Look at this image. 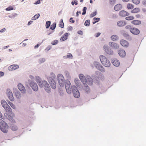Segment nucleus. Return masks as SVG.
Returning a JSON list of instances; mask_svg holds the SVG:
<instances>
[{
	"instance_id": "obj_31",
	"label": "nucleus",
	"mask_w": 146,
	"mask_h": 146,
	"mask_svg": "<svg viewBox=\"0 0 146 146\" xmlns=\"http://www.w3.org/2000/svg\"><path fill=\"white\" fill-rule=\"evenodd\" d=\"M75 83L77 86H79L81 83L78 78H76L74 81Z\"/></svg>"
},
{
	"instance_id": "obj_4",
	"label": "nucleus",
	"mask_w": 146,
	"mask_h": 146,
	"mask_svg": "<svg viewBox=\"0 0 146 146\" xmlns=\"http://www.w3.org/2000/svg\"><path fill=\"white\" fill-rule=\"evenodd\" d=\"M64 84L67 93L69 94H70L72 92V87L70 81L68 80H66Z\"/></svg>"
},
{
	"instance_id": "obj_53",
	"label": "nucleus",
	"mask_w": 146,
	"mask_h": 146,
	"mask_svg": "<svg viewBox=\"0 0 146 146\" xmlns=\"http://www.w3.org/2000/svg\"><path fill=\"white\" fill-rule=\"evenodd\" d=\"M10 106L13 109H15L16 108V107L12 103L11 104Z\"/></svg>"
},
{
	"instance_id": "obj_2",
	"label": "nucleus",
	"mask_w": 146,
	"mask_h": 146,
	"mask_svg": "<svg viewBox=\"0 0 146 146\" xmlns=\"http://www.w3.org/2000/svg\"><path fill=\"white\" fill-rule=\"evenodd\" d=\"M25 85L28 86L29 85L35 91H37L38 89V88L37 84L33 81L29 79L27 81L25 82Z\"/></svg>"
},
{
	"instance_id": "obj_51",
	"label": "nucleus",
	"mask_w": 146,
	"mask_h": 146,
	"mask_svg": "<svg viewBox=\"0 0 146 146\" xmlns=\"http://www.w3.org/2000/svg\"><path fill=\"white\" fill-rule=\"evenodd\" d=\"M13 7H9L7 8H6V10L8 11L13 10Z\"/></svg>"
},
{
	"instance_id": "obj_22",
	"label": "nucleus",
	"mask_w": 146,
	"mask_h": 146,
	"mask_svg": "<svg viewBox=\"0 0 146 146\" xmlns=\"http://www.w3.org/2000/svg\"><path fill=\"white\" fill-rule=\"evenodd\" d=\"M93 64L96 68L98 70L100 69V67L102 66L99 62L96 61H94Z\"/></svg>"
},
{
	"instance_id": "obj_35",
	"label": "nucleus",
	"mask_w": 146,
	"mask_h": 146,
	"mask_svg": "<svg viewBox=\"0 0 146 146\" xmlns=\"http://www.w3.org/2000/svg\"><path fill=\"white\" fill-rule=\"evenodd\" d=\"M46 61V59L44 58H40L39 59L38 62L40 64L43 63Z\"/></svg>"
},
{
	"instance_id": "obj_32",
	"label": "nucleus",
	"mask_w": 146,
	"mask_h": 146,
	"mask_svg": "<svg viewBox=\"0 0 146 146\" xmlns=\"http://www.w3.org/2000/svg\"><path fill=\"white\" fill-rule=\"evenodd\" d=\"M11 129L14 131H16L18 129L17 126L15 125H12L11 126Z\"/></svg>"
},
{
	"instance_id": "obj_45",
	"label": "nucleus",
	"mask_w": 146,
	"mask_h": 146,
	"mask_svg": "<svg viewBox=\"0 0 146 146\" xmlns=\"http://www.w3.org/2000/svg\"><path fill=\"white\" fill-rule=\"evenodd\" d=\"M59 26L60 27L62 28H63L64 27V25L62 19H61V21L60 22V24H59Z\"/></svg>"
},
{
	"instance_id": "obj_7",
	"label": "nucleus",
	"mask_w": 146,
	"mask_h": 146,
	"mask_svg": "<svg viewBox=\"0 0 146 146\" xmlns=\"http://www.w3.org/2000/svg\"><path fill=\"white\" fill-rule=\"evenodd\" d=\"M72 92L74 96V97L76 98H78L80 97V92L75 86H72Z\"/></svg>"
},
{
	"instance_id": "obj_56",
	"label": "nucleus",
	"mask_w": 146,
	"mask_h": 146,
	"mask_svg": "<svg viewBox=\"0 0 146 146\" xmlns=\"http://www.w3.org/2000/svg\"><path fill=\"white\" fill-rule=\"evenodd\" d=\"M125 28L126 29H129L130 30V29H131L132 28H131V26L130 25H128L126 26Z\"/></svg>"
},
{
	"instance_id": "obj_52",
	"label": "nucleus",
	"mask_w": 146,
	"mask_h": 146,
	"mask_svg": "<svg viewBox=\"0 0 146 146\" xmlns=\"http://www.w3.org/2000/svg\"><path fill=\"white\" fill-rule=\"evenodd\" d=\"M4 115L5 117L7 119H9V116L7 113H5Z\"/></svg>"
},
{
	"instance_id": "obj_19",
	"label": "nucleus",
	"mask_w": 146,
	"mask_h": 146,
	"mask_svg": "<svg viewBox=\"0 0 146 146\" xmlns=\"http://www.w3.org/2000/svg\"><path fill=\"white\" fill-rule=\"evenodd\" d=\"M119 15L121 17H125L128 16L129 15V14L124 11H120L119 13Z\"/></svg>"
},
{
	"instance_id": "obj_50",
	"label": "nucleus",
	"mask_w": 146,
	"mask_h": 146,
	"mask_svg": "<svg viewBox=\"0 0 146 146\" xmlns=\"http://www.w3.org/2000/svg\"><path fill=\"white\" fill-rule=\"evenodd\" d=\"M58 42V41L57 40H55L53 41H52L51 43L53 45L56 44Z\"/></svg>"
},
{
	"instance_id": "obj_3",
	"label": "nucleus",
	"mask_w": 146,
	"mask_h": 146,
	"mask_svg": "<svg viewBox=\"0 0 146 146\" xmlns=\"http://www.w3.org/2000/svg\"><path fill=\"white\" fill-rule=\"evenodd\" d=\"M100 60L102 64L105 66L108 67L110 66V63L109 60L104 56L101 55L100 56Z\"/></svg>"
},
{
	"instance_id": "obj_21",
	"label": "nucleus",
	"mask_w": 146,
	"mask_h": 146,
	"mask_svg": "<svg viewBox=\"0 0 146 146\" xmlns=\"http://www.w3.org/2000/svg\"><path fill=\"white\" fill-rule=\"evenodd\" d=\"M120 44L122 46L125 47H127L128 45L127 42L124 40H120Z\"/></svg>"
},
{
	"instance_id": "obj_18",
	"label": "nucleus",
	"mask_w": 146,
	"mask_h": 146,
	"mask_svg": "<svg viewBox=\"0 0 146 146\" xmlns=\"http://www.w3.org/2000/svg\"><path fill=\"white\" fill-rule=\"evenodd\" d=\"M118 53L120 56L121 57H124L125 56V52L123 49H120L118 50Z\"/></svg>"
},
{
	"instance_id": "obj_40",
	"label": "nucleus",
	"mask_w": 146,
	"mask_h": 146,
	"mask_svg": "<svg viewBox=\"0 0 146 146\" xmlns=\"http://www.w3.org/2000/svg\"><path fill=\"white\" fill-rule=\"evenodd\" d=\"M50 24H51L50 21H48L46 22V25H45V26L46 27V28L47 29L50 26Z\"/></svg>"
},
{
	"instance_id": "obj_15",
	"label": "nucleus",
	"mask_w": 146,
	"mask_h": 146,
	"mask_svg": "<svg viewBox=\"0 0 146 146\" xmlns=\"http://www.w3.org/2000/svg\"><path fill=\"white\" fill-rule=\"evenodd\" d=\"M130 31L133 34L137 35L139 33V30L135 28H132L130 29Z\"/></svg>"
},
{
	"instance_id": "obj_47",
	"label": "nucleus",
	"mask_w": 146,
	"mask_h": 146,
	"mask_svg": "<svg viewBox=\"0 0 146 146\" xmlns=\"http://www.w3.org/2000/svg\"><path fill=\"white\" fill-rule=\"evenodd\" d=\"M36 81L37 83L40 82L41 81V80L40 78L38 76H36Z\"/></svg>"
},
{
	"instance_id": "obj_25",
	"label": "nucleus",
	"mask_w": 146,
	"mask_h": 146,
	"mask_svg": "<svg viewBox=\"0 0 146 146\" xmlns=\"http://www.w3.org/2000/svg\"><path fill=\"white\" fill-rule=\"evenodd\" d=\"M117 25L119 27H123L126 25V23L124 21H120L117 23Z\"/></svg>"
},
{
	"instance_id": "obj_30",
	"label": "nucleus",
	"mask_w": 146,
	"mask_h": 146,
	"mask_svg": "<svg viewBox=\"0 0 146 146\" xmlns=\"http://www.w3.org/2000/svg\"><path fill=\"white\" fill-rule=\"evenodd\" d=\"M111 39L113 41H115L119 39V37L117 35H113L111 37Z\"/></svg>"
},
{
	"instance_id": "obj_12",
	"label": "nucleus",
	"mask_w": 146,
	"mask_h": 146,
	"mask_svg": "<svg viewBox=\"0 0 146 146\" xmlns=\"http://www.w3.org/2000/svg\"><path fill=\"white\" fill-rule=\"evenodd\" d=\"M17 87L18 89L21 93L23 94L26 93V90L25 86L22 84H19L17 85Z\"/></svg>"
},
{
	"instance_id": "obj_9",
	"label": "nucleus",
	"mask_w": 146,
	"mask_h": 146,
	"mask_svg": "<svg viewBox=\"0 0 146 146\" xmlns=\"http://www.w3.org/2000/svg\"><path fill=\"white\" fill-rule=\"evenodd\" d=\"M6 94L9 99L11 101H13L15 99L13 96V93L10 89H7L6 91Z\"/></svg>"
},
{
	"instance_id": "obj_14",
	"label": "nucleus",
	"mask_w": 146,
	"mask_h": 146,
	"mask_svg": "<svg viewBox=\"0 0 146 146\" xmlns=\"http://www.w3.org/2000/svg\"><path fill=\"white\" fill-rule=\"evenodd\" d=\"M109 44L112 48L115 49H117L119 47V45L117 43L114 42H110L109 43Z\"/></svg>"
},
{
	"instance_id": "obj_11",
	"label": "nucleus",
	"mask_w": 146,
	"mask_h": 146,
	"mask_svg": "<svg viewBox=\"0 0 146 146\" xmlns=\"http://www.w3.org/2000/svg\"><path fill=\"white\" fill-rule=\"evenodd\" d=\"M8 126L6 123L0 125V129L4 133H6L8 131Z\"/></svg>"
},
{
	"instance_id": "obj_1",
	"label": "nucleus",
	"mask_w": 146,
	"mask_h": 146,
	"mask_svg": "<svg viewBox=\"0 0 146 146\" xmlns=\"http://www.w3.org/2000/svg\"><path fill=\"white\" fill-rule=\"evenodd\" d=\"M79 77L84 85L88 84L89 86L93 85V80L90 76L87 75L84 76L83 74H80L79 75Z\"/></svg>"
},
{
	"instance_id": "obj_59",
	"label": "nucleus",
	"mask_w": 146,
	"mask_h": 146,
	"mask_svg": "<svg viewBox=\"0 0 146 146\" xmlns=\"http://www.w3.org/2000/svg\"><path fill=\"white\" fill-rule=\"evenodd\" d=\"M6 31V29L5 28H4L2 29H1L0 30V32L1 33H3L5 31Z\"/></svg>"
},
{
	"instance_id": "obj_64",
	"label": "nucleus",
	"mask_w": 146,
	"mask_h": 146,
	"mask_svg": "<svg viewBox=\"0 0 146 146\" xmlns=\"http://www.w3.org/2000/svg\"><path fill=\"white\" fill-rule=\"evenodd\" d=\"M124 36H125L126 37L128 38L129 37V35H128V34H127V33H125L124 34Z\"/></svg>"
},
{
	"instance_id": "obj_8",
	"label": "nucleus",
	"mask_w": 146,
	"mask_h": 146,
	"mask_svg": "<svg viewBox=\"0 0 146 146\" xmlns=\"http://www.w3.org/2000/svg\"><path fill=\"white\" fill-rule=\"evenodd\" d=\"M13 92L15 96L17 99H20L21 98L22 96L21 92L17 88H13Z\"/></svg>"
},
{
	"instance_id": "obj_60",
	"label": "nucleus",
	"mask_w": 146,
	"mask_h": 146,
	"mask_svg": "<svg viewBox=\"0 0 146 146\" xmlns=\"http://www.w3.org/2000/svg\"><path fill=\"white\" fill-rule=\"evenodd\" d=\"M29 78L31 79V80L32 81H33V80L34 79V77L32 75H30L29 76Z\"/></svg>"
},
{
	"instance_id": "obj_17",
	"label": "nucleus",
	"mask_w": 146,
	"mask_h": 146,
	"mask_svg": "<svg viewBox=\"0 0 146 146\" xmlns=\"http://www.w3.org/2000/svg\"><path fill=\"white\" fill-rule=\"evenodd\" d=\"M111 62L112 64L115 66H118L120 64L119 61L117 59H113L112 60Z\"/></svg>"
},
{
	"instance_id": "obj_41",
	"label": "nucleus",
	"mask_w": 146,
	"mask_h": 146,
	"mask_svg": "<svg viewBox=\"0 0 146 146\" xmlns=\"http://www.w3.org/2000/svg\"><path fill=\"white\" fill-rule=\"evenodd\" d=\"M104 50L106 52L109 49L108 46L107 45H105L104 46Z\"/></svg>"
},
{
	"instance_id": "obj_6",
	"label": "nucleus",
	"mask_w": 146,
	"mask_h": 146,
	"mask_svg": "<svg viewBox=\"0 0 146 146\" xmlns=\"http://www.w3.org/2000/svg\"><path fill=\"white\" fill-rule=\"evenodd\" d=\"M1 103L2 106L7 112H10L11 111V109L5 100H2Z\"/></svg>"
},
{
	"instance_id": "obj_57",
	"label": "nucleus",
	"mask_w": 146,
	"mask_h": 146,
	"mask_svg": "<svg viewBox=\"0 0 146 146\" xmlns=\"http://www.w3.org/2000/svg\"><path fill=\"white\" fill-rule=\"evenodd\" d=\"M0 123H1L0 125H2V124H4L5 123L1 119H0Z\"/></svg>"
},
{
	"instance_id": "obj_49",
	"label": "nucleus",
	"mask_w": 146,
	"mask_h": 146,
	"mask_svg": "<svg viewBox=\"0 0 146 146\" xmlns=\"http://www.w3.org/2000/svg\"><path fill=\"white\" fill-rule=\"evenodd\" d=\"M96 11L92 13L90 15V17H92L96 16Z\"/></svg>"
},
{
	"instance_id": "obj_10",
	"label": "nucleus",
	"mask_w": 146,
	"mask_h": 146,
	"mask_svg": "<svg viewBox=\"0 0 146 146\" xmlns=\"http://www.w3.org/2000/svg\"><path fill=\"white\" fill-rule=\"evenodd\" d=\"M47 78L49 83H50L55 81V79H56V76L54 73L51 72L50 76Z\"/></svg>"
},
{
	"instance_id": "obj_24",
	"label": "nucleus",
	"mask_w": 146,
	"mask_h": 146,
	"mask_svg": "<svg viewBox=\"0 0 146 146\" xmlns=\"http://www.w3.org/2000/svg\"><path fill=\"white\" fill-rule=\"evenodd\" d=\"M122 8V6L120 4H117L114 7V9L116 11H119Z\"/></svg>"
},
{
	"instance_id": "obj_54",
	"label": "nucleus",
	"mask_w": 146,
	"mask_h": 146,
	"mask_svg": "<svg viewBox=\"0 0 146 146\" xmlns=\"http://www.w3.org/2000/svg\"><path fill=\"white\" fill-rule=\"evenodd\" d=\"M52 47L51 46H48L45 49V50H47V51H48Z\"/></svg>"
},
{
	"instance_id": "obj_37",
	"label": "nucleus",
	"mask_w": 146,
	"mask_h": 146,
	"mask_svg": "<svg viewBox=\"0 0 146 146\" xmlns=\"http://www.w3.org/2000/svg\"><path fill=\"white\" fill-rule=\"evenodd\" d=\"M107 54L110 55H112L113 54V51L111 49H109L106 52Z\"/></svg>"
},
{
	"instance_id": "obj_5",
	"label": "nucleus",
	"mask_w": 146,
	"mask_h": 146,
	"mask_svg": "<svg viewBox=\"0 0 146 146\" xmlns=\"http://www.w3.org/2000/svg\"><path fill=\"white\" fill-rule=\"evenodd\" d=\"M58 81L60 86L63 87L64 85V78L63 76L61 74H58L57 75Z\"/></svg>"
},
{
	"instance_id": "obj_46",
	"label": "nucleus",
	"mask_w": 146,
	"mask_h": 146,
	"mask_svg": "<svg viewBox=\"0 0 146 146\" xmlns=\"http://www.w3.org/2000/svg\"><path fill=\"white\" fill-rule=\"evenodd\" d=\"M87 9V8L86 7H84L83 8L82 11H83V12L82 13V15H85L86 13V10Z\"/></svg>"
},
{
	"instance_id": "obj_61",
	"label": "nucleus",
	"mask_w": 146,
	"mask_h": 146,
	"mask_svg": "<svg viewBox=\"0 0 146 146\" xmlns=\"http://www.w3.org/2000/svg\"><path fill=\"white\" fill-rule=\"evenodd\" d=\"M4 75V73L2 72H0V77L3 76Z\"/></svg>"
},
{
	"instance_id": "obj_55",
	"label": "nucleus",
	"mask_w": 146,
	"mask_h": 146,
	"mask_svg": "<svg viewBox=\"0 0 146 146\" xmlns=\"http://www.w3.org/2000/svg\"><path fill=\"white\" fill-rule=\"evenodd\" d=\"M111 4H114L115 3L116 0H110Z\"/></svg>"
},
{
	"instance_id": "obj_62",
	"label": "nucleus",
	"mask_w": 146,
	"mask_h": 146,
	"mask_svg": "<svg viewBox=\"0 0 146 146\" xmlns=\"http://www.w3.org/2000/svg\"><path fill=\"white\" fill-rule=\"evenodd\" d=\"M93 20L94 21L96 20H97V21H98L100 20V19L99 18L94 17L93 18Z\"/></svg>"
},
{
	"instance_id": "obj_58",
	"label": "nucleus",
	"mask_w": 146,
	"mask_h": 146,
	"mask_svg": "<svg viewBox=\"0 0 146 146\" xmlns=\"http://www.w3.org/2000/svg\"><path fill=\"white\" fill-rule=\"evenodd\" d=\"M77 33L78 34L81 35H82L83 34V32L81 31H78Z\"/></svg>"
},
{
	"instance_id": "obj_29",
	"label": "nucleus",
	"mask_w": 146,
	"mask_h": 146,
	"mask_svg": "<svg viewBox=\"0 0 146 146\" xmlns=\"http://www.w3.org/2000/svg\"><path fill=\"white\" fill-rule=\"evenodd\" d=\"M51 87L54 89H55L56 87V83L55 81L49 83Z\"/></svg>"
},
{
	"instance_id": "obj_28",
	"label": "nucleus",
	"mask_w": 146,
	"mask_h": 146,
	"mask_svg": "<svg viewBox=\"0 0 146 146\" xmlns=\"http://www.w3.org/2000/svg\"><path fill=\"white\" fill-rule=\"evenodd\" d=\"M63 58L64 59L70 58L72 59L73 58V56L71 54L68 53L67 55L63 56Z\"/></svg>"
},
{
	"instance_id": "obj_23",
	"label": "nucleus",
	"mask_w": 146,
	"mask_h": 146,
	"mask_svg": "<svg viewBox=\"0 0 146 146\" xmlns=\"http://www.w3.org/2000/svg\"><path fill=\"white\" fill-rule=\"evenodd\" d=\"M69 33H65L62 37L60 38V40L61 41H64L66 40L67 38L68 34Z\"/></svg>"
},
{
	"instance_id": "obj_44",
	"label": "nucleus",
	"mask_w": 146,
	"mask_h": 146,
	"mask_svg": "<svg viewBox=\"0 0 146 146\" xmlns=\"http://www.w3.org/2000/svg\"><path fill=\"white\" fill-rule=\"evenodd\" d=\"M132 2L136 5H138L140 3V0H132Z\"/></svg>"
},
{
	"instance_id": "obj_48",
	"label": "nucleus",
	"mask_w": 146,
	"mask_h": 146,
	"mask_svg": "<svg viewBox=\"0 0 146 146\" xmlns=\"http://www.w3.org/2000/svg\"><path fill=\"white\" fill-rule=\"evenodd\" d=\"M98 70H100L102 72H104L105 71V69L104 67L102 66H101V67H100V69H98Z\"/></svg>"
},
{
	"instance_id": "obj_43",
	"label": "nucleus",
	"mask_w": 146,
	"mask_h": 146,
	"mask_svg": "<svg viewBox=\"0 0 146 146\" xmlns=\"http://www.w3.org/2000/svg\"><path fill=\"white\" fill-rule=\"evenodd\" d=\"M43 80L42 81H40V82H38V83L39 87L40 88H42V87L44 85V84H43Z\"/></svg>"
},
{
	"instance_id": "obj_38",
	"label": "nucleus",
	"mask_w": 146,
	"mask_h": 146,
	"mask_svg": "<svg viewBox=\"0 0 146 146\" xmlns=\"http://www.w3.org/2000/svg\"><path fill=\"white\" fill-rule=\"evenodd\" d=\"M134 19V17L133 16H129L125 18L126 20L128 21L132 20Z\"/></svg>"
},
{
	"instance_id": "obj_36",
	"label": "nucleus",
	"mask_w": 146,
	"mask_h": 146,
	"mask_svg": "<svg viewBox=\"0 0 146 146\" xmlns=\"http://www.w3.org/2000/svg\"><path fill=\"white\" fill-rule=\"evenodd\" d=\"M127 7L129 9H132L134 8V6L132 4L128 3L127 5Z\"/></svg>"
},
{
	"instance_id": "obj_34",
	"label": "nucleus",
	"mask_w": 146,
	"mask_h": 146,
	"mask_svg": "<svg viewBox=\"0 0 146 146\" xmlns=\"http://www.w3.org/2000/svg\"><path fill=\"white\" fill-rule=\"evenodd\" d=\"M140 9L139 8H136L131 11V12L133 13H136L139 12Z\"/></svg>"
},
{
	"instance_id": "obj_16",
	"label": "nucleus",
	"mask_w": 146,
	"mask_h": 146,
	"mask_svg": "<svg viewBox=\"0 0 146 146\" xmlns=\"http://www.w3.org/2000/svg\"><path fill=\"white\" fill-rule=\"evenodd\" d=\"M19 66L17 64H13L11 65L8 68V70L10 71H11L16 70L19 68Z\"/></svg>"
},
{
	"instance_id": "obj_27",
	"label": "nucleus",
	"mask_w": 146,
	"mask_h": 146,
	"mask_svg": "<svg viewBox=\"0 0 146 146\" xmlns=\"http://www.w3.org/2000/svg\"><path fill=\"white\" fill-rule=\"evenodd\" d=\"M132 24L134 25H139L141 23V21L138 20H134L131 22Z\"/></svg>"
},
{
	"instance_id": "obj_42",
	"label": "nucleus",
	"mask_w": 146,
	"mask_h": 146,
	"mask_svg": "<svg viewBox=\"0 0 146 146\" xmlns=\"http://www.w3.org/2000/svg\"><path fill=\"white\" fill-rule=\"evenodd\" d=\"M56 26V24L55 23H54L52 25L50 28V29L52 30H54L55 29Z\"/></svg>"
},
{
	"instance_id": "obj_13",
	"label": "nucleus",
	"mask_w": 146,
	"mask_h": 146,
	"mask_svg": "<svg viewBox=\"0 0 146 146\" xmlns=\"http://www.w3.org/2000/svg\"><path fill=\"white\" fill-rule=\"evenodd\" d=\"M43 84L44 85V89L46 91L47 93H49L50 92V86L48 83V82L46 81L43 80Z\"/></svg>"
},
{
	"instance_id": "obj_33",
	"label": "nucleus",
	"mask_w": 146,
	"mask_h": 146,
	"mask_svg": "<svg viewBox=\"0 0 146 146\" xmlns=\"http://www.w3.org/2000/svg\"><path fill=\"white\" fill-rule=\"evenodd\" d=\"M40 15L39 14H37L32 18L31 19L32 20H35L38 19L40 17Z\"/></svg>"
},
{
	"instance_id": "obj_26",
	"label": "nucleus",
	"mask_w": 146,
	"mask_h": 146,
	"mask_svg": "<svg viewBox=\"0 0 146 146\" xmlns=\"http://www.w3.org/2000/svg\"><path fill=\"white\" fill-rule=\"evenodd\" d=\"M64 75L68 79H70L71 78V76L69 72L67 70L64 71Z\"/></svg>"
},
{
	"instance_id": "obj_20",
	"label": "nucleus",
	"mask_w": 146,
	"mask_h": 146,
	"mask_svg": "<svg viewBox=\"0 0 146 146\" xmlns=\"http://www.w3.org/2000/svg\"><path fill=\"white\" fill-rule=\"evenodd\" d=\"M84 86L83 87L84 91L86 93L88 94L90 92V90L89 87L87 85H84Z\"/></svg>"
},
{
	"instance_id": "obj_39",
	"label": "nucleus",
	"mask_w": 146,
	"mask_h": 146,
	"mask_svg": "<svg viewBox=\"0 0 146 146\" xmlns=\"http://www.w3.org/2000/svg\"><path fill=\"white\" fill-rule=\"evenodd\" d=\"M90 20H86L84 23V25L86 26H89L90 25Z\"/></svg>"
},
{
	"instance_id": "obj_63",
	"label": "nucleus",
	"mask_w": 146,
	"mask_h": 146,
	"mask_svg": "<svg viewBox=\"0 0 146 146\" xmlns=\"http://www.w3.org/2000/svg\"><path fill=\"white\" fill-rule=\"evenodd\" d=\"M101 34L100 33H98L96 34V37H98Z\"/></svg>"
}]
</instances>
